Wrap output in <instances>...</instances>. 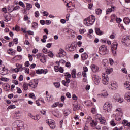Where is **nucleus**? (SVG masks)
<instances>
[{
    "label": "nucleus",
    "mask_w": 130,
    "mask_h": 130,
    "mask_svg": "<svg viewBox=\"0 0 130 130\" xmlns=\"http://www.w3.org/2000/svg\"><path fill=\"white\" fill-rule=\"evenodd\" d=\"M125 87H126L127 90L130 91V82L128 81H126L124 83Z\"/></svg>",
    "instance_id": "obj_18"
},
{
    "label": "nucleus",
    "mask_w": 130,
    "mask_h": 130,
    "mask_svg": "<svg viewBox=\"0 0 130 130\" xmlns=\"http://www.w3.org/2000/svg\"><path fill=\"white\" fill-rule=\"evenodd\" d=\"M43 55V54L42 53H38L37 54V56L38 57V58H40V57H42Z\"/></svg>",
    "instance_id": "obj_62"
},
{
    "label": "nucleus",
    "mask_w": 130,
    "mask_h": 130,
    "mask_svg": "<svg viewBox=\"0 0 130 130\" xmlns=\"http://www.w3.org/2000/svg\"><path fill=\"white\" fill-rule=\"evenodd\" d=\"M116 21L117 23H118V24H119L121 22L122 20H121V19H120V18H117L116 19Z\"/></svg>",
    "instance_id": "obj_58"
},
{
    "label": "nucleus",
    "mask_w": 130,
    "mask_h": 130,
    "mask_svg": "<svg viewBox=\"0 0 130 130\" xmlns=\"http://www.w3.org/2000/svg\"><path fill=\"white\" fill-rule=\"evenodd\" d=\"M13 42L15 43V44H18V43H19V42H18V38L14 39Z\"/></svg>",
    "instance_id": "obj_64"
},
{
    "label": "nucleus",
    "mask_w": 130,
    "mask_h": 130,
    "mask_svg": "<svg viewBox=\"0 0 130 130\" xmlns=\"http://www.w3.org/2000/svg\"><path fill=\"white\" fill-rule=\"evenodd\" d=\"M70 113H71V112L70 109H67L64 111V116H68Z\"/></svg>",
    "instance_id": "obj_27"
},
{
    "label": "nucleus",
    "mask_w": 130,
    "mask_h": 130,
    "mask_svg": "<svg viewBox=\"0 0 130 130\" xmlns=\"http://www.w3.org/2000/svg\"><path fill=\"white\" fill-rule=\"evenodd\" d=\"M122 43H124V45H127L128 44V43H127V40H126V38H125L124 40H122Z\"/></svg>",
    "instance_id": "obj_42"
},
{
    "label": "nucleus",
    "mask_w": 130,
    "mask_h": 130,
    "mask_svg": "<svg viewBox=\"0 0 130 130\" xmlns=\"http://www.w3.org/2000/svg\"><path fill=\"white\" fill-rule=\"evenodd\" d=\"M121 116V115H120L119 114L116 113L115 115V120H117V121H120L121 120V118H120Z\"/></svg>",
    "instance_id": "obj_21"
},
{
    "label": "nucleus",
    "mask_w": 130,
    "mask_h": 130,
    "mask_svg": "<svg viewBox=\"0 0 130 130\" xmlns=\"http://www.w3.org/2000/svg\"><path fill=\"white\" fill-rule=\"evenodd\" d=\"M95 13L96 15H101L102 13V10L101 9H97L95 10Z\"/></svg>",
    "instance_id": "obj_33"
},
{
    "label": "nucleus",
    "mask_w": 130,
    "mask_h": 130,
    "mask_svg": "<svg viewBox=\"0 0 130 130\" xmlns=\"http://www.w3.org/2000/svg\"><path fill=\"white\" fill-rule=\"evenodd\" d=\"M29 84H27L26 82H24L23 85V88L25 91H27L29 89Z\"/></svg>",
    "instance_id": "obj_24"
},
{
    "label": "nucleus",
    "mask_w": 130,
    "mask_h": 130,
    "mask_svg": "<svg viewBox=\"0 0 130 130\" xmlns=\"http://www.w3.org/2000/svg\"><path fill=\"white\" fill-rule=\"evenodd\" d=\"M19 5L21 6V7H22V8H25V4L23 3L22 1H20L19 2Z\"/></svg>",
    "instance_id": "obj_50"
},
{
    "label": "nucleus",
    "mask_w": 130,
    "mask_h": 130,
    "mask_svg": "<svg viewBox=\"0 0 130 130\" xmlns=\"http://www.w3.org/2000/svg\"><path fill=\"white\" fill-rule=\"evenodd\" d=\"M118 45V44L117 42H115L112 44L111 46V48L112 49H117V46Z\"/></svg>",
    "instance_id": "obj_17"
},
{
    "label": "nucleus",
    "mask_w": 130,
    "mask_h": 130,
    "mask_svg": "<svg viewBox=\"0 0 130 130\" xmlns=\"http://www.w3.org/2000/svg\"><path fill=\"white\" fill-rule=\"evenodd\" d=\"M35 7H36V8H37V9L40 8V4H39V3H38V2L35 3Z\"/></svg>",
    "instance_id": "obj_55"
},
{
    "label": "nucleus",
    "mask_w": 130,
    "mask_h": 130,
    "mask_svg": "<svg viewBox=\"0 0 130 130\" xmlns=\"http://www.w3.org/2000/svg\"><path fill=\"white\" fill-rule=\"evenodd\" d=\"M123 21L126 25H128V24L130 23V19L128 17H125L123 19Z\"/></svg>",
    "instance_id": "obj_25"
},
{
    "label": "nucleus",
    "mask_w": 130,
    "mask_h": 130,
    "mask_svg": "<svg viewBox=\"0 0 130 130\" xmlns=\"http://www.w3.org/2000/svg\"><path fill=\"white\" fill-rule=\"evenodd\" d=\"M48 55L49 56V57H51L52 58L54 55H53V53H52V51H50L48 53Z\"/></svg>",
    "instance_id": "obj_35"
},
{
    "label": "nucleus",
    "mask_w": 130,
    "mask_h": 130,
    "mask_svg": "<svg viewBox=\"0 0 130 130\" xmlns=\"http://www.w3.org/2000/svg\"><path fill=\"white\" fill-rule=\"evenodd\" d=\"M32 119H34V120H39V119H40V116L39 115L36 116H33Z\"/></svg>",
    "instance_id": "obj_38"
},
{
    "label": "nucleus",
    "mask_w": 130,
    "mask_h": 130,
    "mask_svg": "<svg viewBox=\"0 0 130 130\" xmlns=\"http://www.w3.org/2000/svg\"><path fill=\"white\" fill-rule=\"evenodd\" d=\"M46 123H48V125H49L50 128L51 129H54L55 128V123H54L53 120H47L46 121Z\"/></svg>",
    "instance_id": "obj_8"
},
{
    "label": "nucleus",
    "mask_w": 130,
    "mask_h": 130,
    "mask_svg": "<svg viewBox=\"0 0 130 130\" xmlns=\"http://www.w3.org/2000/svg\"><path fill=\"white\" fill-rule=\"evenodd\" d=\"M112 12V8H108L106 10V15H108V14H110Z\"/></svg>",
    "instance_id": "obj_41"
},
{
    "label": "nucleus",
    "mask_w": 130,
    "mask_h": 130,
    "mask_svg": "<svg viewBox=\"0 0 130 130\" xmlns=\"http://www.w3.org/2000/svg\"><path fill=\"white\" fill-rule=\"evenodd\" d=\"M40 61H41V62H43V63H44V62H46V58H45V56L44 55V54L43 55V56L42 57H40Z\"/></svg>",
    "instance_id": "obj_26"
},
{
    "label": "nucleus",
    "mask_w": 130,
    "mask_h": 130,
    "mask_svg": "<svg viewBox=\"0 0 130 130\" xmlns=\"http://www.w3.org/2000/svg\"><path fill=\"white\" fill-rule=\"evenodd\" d=\"M4 16L5 17V20H6V22H9V21H10L12 19L11 15L9 14V13L4 14Z\"/></svg>",
    "instance_id": "obj_16"
},
{
    "label": "nucleus",
    "mask_w": 130,
    "mask_h": 130,
    "mask_svg": "<svg viewBox=\"0 0 130 130\" xmlns=\"http://www.w3.org/2000/svg\"><path fill=\"white\" fill-rule=\"evenodd\" d=\"M80 109V106L79 105H75L74 107L73 110L76 111V110H78Z\"/></svg>",
    "instance_id": "obj_37"
},
{
    "label": "nucleus",
    "mask_w": 130,
    "mask_h": 130,
    "mask_svg": "<svg viewBox=\"0 0 130 130\" xmlns=\"http://www.w3.org/2000/svg\"><path fill=\"white\" fill-rule=\"evenodd\" d=\"M21 114V113L20 112V111H17L16 112H15V114H14V116L15 117H20V115Z\"/></svg>",
    "instance_id": "obj_34"
},
{
    "label": "nucleus",
    "mask_w": 130,
    "mask_h": 130,
    "mask_svg": "<svg viewBox=\"0 0 130 130\" xmlns=\"http://www.w3.org/2000/svg\"><path fill=\"white\" fill-rule=\"evenodd\" d=\"M15 70H17L16 72H22V70H23V66H22V65H20L19 66V67L18 68V69H15Z\"/></svg>",
    "instance_id": "obj_40"
},
{
    "label": "nucleus",
    "mask_w": 130,
    "mask_h": 130,
    "mask_svg": "<svg viewBox=\"0 0 130 130\" xmlns=\"http://www.w3.org/2000/svg\"><path fill=\"white\" fill-rule=\"evenodd\" d=\"M43 52H44V53H45L46 54L48 53L49 51L48 50H47V49L46 48H44L43 49Z\"/></svg>",
    "instance_id": "obj_51"
},
{
    "label": "nucleus",
    "mask_w": 130,
    "mask_h": 130,
    "mask_svg": "<svg viewBox=\"0 0 130 130\" xmlns=\"http://www.w3.org/2000/svg\"><path fill=\"white\" fill-rule=\"evenodd\" d=\"M57 106H58V102L55 103L54 104L52 105V107H57Z\"/></svg>",
    "instance_id": "obj_61"
},
{
    "label": "nucleus",
    "mask_w": 130,
    "mask_h": 130,
    "mask_svg": "<svg viewBox=\"0 0 130 130\" xmlns=\"http://www.w3.org/2000/svg\"><path fill=\"white\" fill-rule=\"evenodd\" d=\"M90 124H92V125H95V126H96V125H97V123L95 122L94 120H91L90 121Z\"/></svg>",
    "instance_id": "obj_47"
},
{
    "label": "nucleus",
    "mask_w": 130,
    "mask_h": 130,
    "mask_svg": "<svg viewBox=\"0 0 130 130\" xmlns=\"http://www.w3.org/2000/svg\"><path fill=\"white\" fill-rule=\"evenodd\" d=\"M39 16H40L39 12H38V11H36L35 12V16L36 17V18H38Z\"/></svg>",
    "instance_id": "obj_54"
},
{
    "label": "nucleus",
    "mask_w": 130,
    "mask_h": 130,
    "mask_svg": "<svg viewBox=\"0 0 130 130\" xmlns=\"http://www.w3.org/2000/svg\"><path fill=\"white\" fill-rule=\"evenodd\" d=\"M99 52L101 55H106V54H108L109 50L108 49L107 46L102 45L100 47Z\"/></svg>",
    "instance_id": "obj_2"
},
{
    "label": "nucleus",
    "mask_w": 130,
    "mask_h": 130,
    "mask_svg": "<svg viewBox=\"0 0 130 130\" xmlns=\"http://www.w3.org/2000/svg\"><path fill=\"white\" fill-rule=\"evenodd\" d=\"M102 95V96H103V97H105V98H106V97L108 96V93L107 92V91H106L105 92L103 93Z\"/></svg>",
    "instance_id": "obj_48"
},
{
    "label": "nucleus",
    "mask_w": 130,
    "mask_h": 130,
    "mask_svg": "<svg viewBox=\"0 0 130 130\" xmlns=\"http://www.w3.org/2000/svg\"><path fill=\"white\" fill-rule=\"evenodd\" d=\"M106 72L107 74H111V73L113 72V69L112 68H107L106 70Z\"/></svg>",
    "instance_id": "obj_31"
},
{
    "label": "nucleus",
    "mask_w": 130,
    "mask_h": 130,
    "mask_svg": "<svg viewBox=\"0 0 130 130\" xmlns=\"http://www.w3.org/2000/svg\"><path fill=\"white\" fill-rule=\"evenodd\" d=\"M76 74H77V72L75 70H73L71 73V75H72V78H73L74 79H76V78H77V76H76Z\"/></svg>",
    "instance_id": "obj_29"
},
{
    "label": "nucleus",
    "mask_w": 130,
    "mask_h": 130,
    "mask_svg": "<svg viewBox=\"0 0 130 130\" xmlns=\"http://www.w3.org/2000/svg\"><path fill=\"white\" fill-rule=\"evenodd\" d=\"M62 84L66 87H69V82L66 81V80H62Z\"/></svg>",
    "instance_id": "obj_39"
},
{
    "label": "nucleus",
    "mask_w": 130,
    "mask_h": 130,
    "mask_svg": "<svg viewBox=\"0 0 130 130\" xmlns=\"http://www.w3.org/2000/svg\"><path fill=\"white\" fill-rule=\"evenodd\" d=\"M38 85V80L37 79H34L30 80L28 83V86L31 88H36Z\"/></svg>",
    "instance_id": "obj_5"
},
{
    "label": "nucleus",
    "mask_w": 130,
    "mask_h": 130,
    "mask_svg": "<svg viewBox=\"0 0 130 130\" xmlns=\"http://www.w3.org/2000/svg\"><path fill=\"white\" fill-rule=\"evenodd\" d=\"M14 108H16V106L15 105H11L8 107L9 109H13Z\"/></svg>",
    "instance_id": "obj_49"
},
{
    "label": "nucleus",
    "mask_w": 130,
    "mask_h": 130,
    "mask_svg": "<svg viewBox=\"0 0 130 130\" xmlns=\"http://www.w3.org/2000/svg\"><path fill=\"white\" fill-rule=\"evenodd\" d=\"M67 48H68L69 51H74L76 49V46L74 45L68 44L66 46Z\"/></svg>",
    "instance_id": "obj_14"
},
{
    "label": "nucleus",
    "mask_w": 130,
    "mask_h": 130,
    "mask_svg": "<svg viewBox=\"0 0 130 130\" xmlns=\"http://www.w3.org/2000/svg\"><path fill=\"white\" fill-rule=\"evenodd\" d=\"M26 8L28 10H31V9H32V8L33 7V6H32V4L30 3H26Z\"/></svg>",
    "instance_id": "obj_32"
},
{
    "label": "nucleus",
    "mask_w": 130,
    "mask_h": 130,
    "mask_svg": "<svg viewBox=\"0 0 130 130\" xmlns=\"http://www.w3.org/2000/svg\"><path fill=\"white\" fill-rule=\"evenodd\" d=\"M128 122V121H127L126 120H124L122 122V124H123V125H125V126H126V125H127Z\"/></svg>",
    "instance_id": "obj_44"
},
{
    "label": "nucleus",
    "mask_w": 130,
    "mask_h": 130,
    "mask_svg": "<svg viewBox=\"0 0 130 130\" xmlns=\"http://www.w3.org/2000/svg\"><path fill=\"white\" fill-rule=\"evenodd\" d=\"M125 99L130 102V92H126L125 95Z\"/></svg>",
    "instance_id": "obj_19"
},
{
    "label": "nucleus",
    "mask_w": 130,
    "mask_h": 130,
    "mask_svg": "<svg viewBox=\"0 0 130 130\" xmlns=\"http://www.w3.org/2000/svg\"><path fill=\"white\" fill-rule=\"evenodd\" d=\"M4 89L5 91H9L10 90V85L8 83L4 84Z\"/></svg>",
    "instance_id": "obj_23"
},
{
    "label": "nucleus",
    "mask_w": 130,
    "mask_h": 130,
    "mask_svg": "<svg viewBox=\"0 0 130 130\" xmlns=\"http://www.w3.org/2000/svg\"><path fill=\"white\" fill-rule=\"evenodd\" d=\"M42 71V69H41V70L38 69L36 70V74H42V71Z\"/></svg>",
    "instance_id": "obj_60"
},
{
    "label": "nucleus",
    "mask_w": 130,
    "mask_h": 130,
    "mask_svg": "<svg viewBox=\"0 0 130 130\" xmlns=\"http://www.w3.org/2000/svg\"><path fill=\"white\" fill-rule=\"evenodd\" d=\"M79 32L80 33V34H84L85 33V32H86V29H80L79 30Z\"/></svg>",
    "instance_id": "obj_52"
},
{
    "label": "nucleus",
    "mask_w": 130,
    "mask_h": 130,
    "mask_svg": "<svg viewBox=\"0 0 130 130\" xmlns=\"http://www.w3.org/2000/svg\"><path fill=\"white\" fill-rule=\"evenodd\" d=\"M7 52L8 54H10V55L14 56L15 55L16 53V51H15L14 49L11 48L7 50Z\"/></svg>",
    "instance_id": "obj_15"
},
{
    "label": "nucleus",
    "mask_w": 130,
    "mask_h": 130,
    "mask_svg": "<svg viewBox=\"0 0 130 130\" xmlns=\"http://www.w3.org/2000/svg\"><path fill=\"white\" fill-rule=\"evenodd\" d=\"M115 112L118 114H119V115H122V113L121 112V108H118L116 109Z\"/></svg>",
    "instance_id": "obj_30"
},
{
    "label": "nucleus",
    "mask_w": 130,
    "mask_h": 130,
    "mask_svg": "<svg viewBox=\"0 0 130 130\" xmlns=\"http://www.w3.org/2000/svg\"><path fill=\"white\" fill-rule=\"evenodd\" d=\"M2 12H3V13H4V15H7V14H8V13H7V8H3L2 9Z\"/></svg>",
    "instance_id": "obj_46"
},
{
    "label": "nucleus",
    "mask_w": 130,
    "mask_h": 130,
    "mask_svg": "<svg viewBox=\"0 0 130 130\" xmlns=\"http://www.w3.org/2000/svg\"><path fill=\"white\" fill-rule=\"evenodd\" d=\"M18 10H20V7L19 6V5H17L16 6H15L12 10L11 11V12H13V11H18Z\"/></svg>",
    "instance_id": "obj_36"
},
{
    "label": "nucleus",
    "mask_w": 130,
    "mask_h": 130,
    "mask_svg": "<svg viewBox=\"0 0 130 130\" xmlns=\"http://www.w3.org/2000/svg\"><path fill=\"white\" fill-rule=\"evenodd\" d=\"M95 33L98 35H103V31L100 30V29H99L98 28H95Z\"/></svg>",
    "instance_id": "obj_20"
},
{
    "label": "nucleus",
    "mask_w": 130,
    "mask_h": 130,
    "mask_svg": "<svg viewBox=\"0 0 130 130\" xmlns=\"http://www.w3.org/2000/svg\"><path fill=\"white\" fill-rule=\"evenodd\" d=\"M110 86V88L112 90H116V89L118 88V84H117V82L115 81H112L111 82Z\"/></svg>",
    "instance_id": "obj_9"
},
{
    "label": "nucleus",
    "mask_w": 130,
    "mask_h": 130,
    "mask_svg": "<svg viewBox=\"0 0 130 130\" xmlns=\"http://www.w3.org/2000/svg\"><path fill=\"white\" fill-rule=\"evenodd\" d=\"M112 109V106L109 102H107L104 104L103 107V110H105L106 112H110Z\"/></svg>",
    "instance_id": "obj_3"
},
{
    "label": "nucleus",
    "mask_w": 130,
    "mask_h": 130,
    "mask_svg": "<svg viewBox=\"0 0 130 130\" xmlns=\"http://www.w3.org/2000/svg\"><path fill=\"white\" fill-rule=\"evenodd\" d=\"M38 27V24L36 22H34L32 23V27L33 28H37Z\"/></svg>",
    "instance_id": "obj_56"
},
{
    "label": "nucleus",
    "mask_w": 130,
    "mask_h": 130,
    "mask_svg": "<svg viewBox=\"0 0 130 130\" xmlns=\"http://www.w3.org/2000/svg\"><path fill=\"white\" fill-rule=\"evenodd\" d=\"M110 124L112 125V126H115L116 124H115V122H114V120L112 119L111 121L110 122Z\"/></svg>",
    "instance_id": "obj_45"
},
{
    "label": "nucleus",
    "mask_w": 130,
    "mask_h": 130,
    "mask_svg": "<svg viewBox=\"0 0 130 130\" xmlns=\"http://www.w3.org/2000/svg\"><path fill=\"white\" fill-rule=\"evenodd\" d=\"M29 98H32V99H36V96H35V94L34 93L29 94Z\"/></svg>",
    "instance_id": "obj_43"
},
{
    "label": "nucleus",
    "mask_w": 130,
    "mask_h": 130,
    "mask_svg": "<svg viewBox=\"0 0 130 130\" xmlns=\"http://www.w3.org/2000/svg\"><path fill=\"white\" fill-rule=\"evenodd\" d=\"M17 93H18V94H21L22 93V89H21L19 87H17Z\"/></svg>",
    "instance_id": "obj_59"
},
{
    "label": "nucleus",
    "mask_w": 130,
    "mask_h": 130,
    "mask_svg": "<svg viewBox=\"0 0 130 130\" xmlns=\"http://www.w3.org/2000/svg\"><path fill=\"white\" fill-rule=\"evenodd\" d=\"M92 80L94 83L95 85H98L100 84V81H101V78L96 74H93L92 75Z\"/></svg>",
    "instance_id": "obj_4"
},
{
    "label": "nucleus",
    "mask_w": 130,
    "mask_h": 130,
    "mask_svg": "<svg viewBox=\"0 0 130 130\" xmlns=\"http://www.w3.org/2000/svg\"><path fill=\"white\" fill-rule=\"evenodd\" d=\"M96 18L93 15L89 16V17H87L84 19V24L86 26H91L93 25L95 22Z\"/></svg>",
    "instance_id": "obj_1"
},
{
    "label": "nucleus",
    "mask_w": 130,
    "mask_h": 130,
    "mask_svg": "<svg viewBox=\"0 0 130 130\" xmlns=\"http://www.w3.org/2000/svg\"><path fill=\"white\" fill-rule=\"evenodd\" d=\"M81 58L83 60H86L88 58V54L87 53H83L81 55Z\"/></svg>",
    "instance_id": "obj_22"
},
{
    "label": "nucleus",
    "mask_w": 130,
    "mask_h": 130,
    "mask_svg": "<svg viewBox=\"0 0 130 130\" xmlns=\"http://www.w3.org/2000/svg\"><path fill=\"white\" fill-rule=\"evenodd\" d=\"M102 76L103 84H104V85H108V83H109V79L107 77L106 74L103 73Z\"/></svg>",
    "instance_id": "obj_6"
},
{
    "label": "nucleus",
    "mask_w": 130,
    "mask_h": 130,
    "mask_svg": "<svg viewBox=\"0 0 130 130\" xmlns=\"http://www.w3.org/2000/svg\"><path fill=\"white\" fill-rule=\"evenodd\" d=\"M0 74L3 76L7 75L8 74V69L5 67L0 68Z\"/></svg>",
    "instance_id": "obj_12"
},
{
    "label": "nucleus",
    "mask_w": 130,
    "mask_h": 130,
    "mask_svg": "<svg viewBox=\"0 0 130 130\" xmlns=\"http://www.w3.org/2000/svg\"><path fill=\"white\" fill-rule=\"evenodd\" d=\"M95 119L97 122H100L101 124H105V121L102 119V117L101 115L98 114L95 116Z\"/></svg>",
    "instance_id": "obj_7"
},
{
    "label": "nucleus",
    "mask_w": 130,
    "mask_h": 130,
    "mask_svg": "<svg viewBox=\"0 0 130 130\" xmlns=\"http://www.w3.org/2000/svg\"><path fill=\"white\" fill-rule=\"evenodd\" d=\"M54 70L56 72H58V71H59V66H55L54 67Z\"/></svg>",
    "instance_id": "obj_57"
},
{
    "label": "nucleus",
    "mask_w": 130,
    "mask_h": 130,
    "mask_svg": "<svg viewBox=\"0 0 130 130\" xmlns=\"http://www.w3.org/2000/svg\"><path fill=\"white\" fill-rule=\"evenodd\" d=\"M111 50L113 55H116V49H112Z\"/></svg>",
    "instance_id": "obj_63"
},
{
    "label": "nucleus",
    "mask_w": 130,
    "mask_h": 130,
    "mask_svg": "<svg viewBox=\"0 0 130 130\" xmlns=\"http://www.w3.org/2000/svg\"><path fill=\"white\" fill-rule=\"evenodd\" d=\"M65 77L66 78H71L72 75L69 73H65Z\"/></svg>",
    "instance_id": "obj_53"
},
{
    "label": "nucleus",
    "mask_w": 130,
    "mask_h": 130,
    "mask_svg": "<svg viewBox=\"0 0 130 130\" xmlns=\"http://www.w3.org/2000/svg\"><path fill=\"white\" fill-rule=\"evenodd\" d=\"M67 55V53L64 51V50L60 49L59 53L57 54V57H63Z\"/></svg>",
    "instance_id": "obj_10"
},
{
    "label": "nucleus",
    "mask_w": 130,
    "mask_h": 130,
    "mask_svg": "<svg viewBox=\"0 0 130 130\" xmlns=\"http://www.w3.org/2000/svg\"><path fill=\"white\" fill-rule=\"evenodd\" d=\"M103 66L104 67H107L108 66V60L106 59H105L103 60Z\"/></svg>",
    "instance_id": "obj_28"
},
{
    "label": "nucleus",
    "mask_w": 130,
    "mask_h": 130,
    "mask_svg": "<svg viewBox=\"0 0 130 130\" xmlns=\"http://www.w3.org/2000/svg\"><path fill=\"white\" fill-rule=\"evenodd\" d=\"M114 99L118 102H119V103H122L123 102V98L120 97L118 94H116L114 96Z\"/></svg>",
    "instance_id": "obj_11"
},
{
    "label": "nucleus",
    "mask_w": 130,
    "mask_h": 130,
    "mask_svg": "<svg viewBox=\"0 0 130 130\" xmlns=\"http://www.w3.org/2000/svg\"><path fill=\"white\" fill-rule=\"evenodd\" d=\"M91 69L94 73H97L99 71V67L95 64H92L91 66Z\"/></svg>",
    "instance_id": "obj_13"
}]
</instances>
